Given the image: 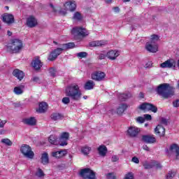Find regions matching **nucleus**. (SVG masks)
<instances>
[{
  "mask_svg": "<svg viewBox=\"0 0 179 179\" xmlns=\"http://www.w3.org/2000/svg\"><path fill=\"white\" fill-rule=\"evenodd\" d=\"M97 150L99 156H101V157H106V155L108 152L107 147L104 145H99L97 148Z\"/></svg>",
  "mask_w": 179,
  "mask_h": 179,
  "instance_id": "nucleus-22",
  "label": "nucleus"
},
{
  "mask_svg": "<svg viewBox=\"0 0 179 179\" xmlns=\"http://www.w3.org/2000/svg\"><path fill=\"white\" fill-rule=\"evenodd\" d=\"M6 120H2L0 119V128H3L5 127V124H6Z\"/></svg>",
  "mask_w": 179,
  "mask_h": 179,
  "instance_id": "nucleus-54",
  "label": "nucleus"
},
{
  "mask_svg": "<svg viewBox=\"0 0 179 179\" xmlns=\"http://www.w3.org/2000/svg\"><path fill=\"white\" fill-rule=\"evenodd\" d=\"M71 34H73V36H78L79 37H86L87 36H89V32L86 31V28L77 27L72 29Z\"/></svg>",
  "mask_w": 179,
  "mask_h": 179,
  "instance_id": "nucleus-8",
  "label": "nucleus"
},
{
  "mask_svg": "<svg viewBox=\"0 0 179 179\" xmlns=\"http://www.w3.org/2000/svg\"><path fill=\"white\" fill-rule=\"evenodd\" d=\"M13 75L15 78L18 79V80H22L23 78H24V73L22 71H20V69H15L13 71Z\"/></svg>",
  "mask_w": 179,
  "mask_h": 179,
  "instance_id": "nucleus-24",
  "label": "nucleus"
},
{
  "mask_svg": "<svg viewBox=\"0 0 179 179\" xmlns=\"http://www.w3.org/2000/svg\"><path fill=\"white\" fill-rule=\"evenodd\" d=\"M173 107H179V99L173 101Z\"/></svg>",
  "mask_w": 179,
  "mask_h": 179,
  "instance_id": "nucleus-55",
  "label": "nucleus"
},
{
  "mask_svg": "<svg viewBox=\"0 0 179 179\" xmlns=\"http://www.w3.org/2000/svg\"><path fill=\"white\" fill-rule=\"evenodd\" d=\"M176 176V173L173 171H169V173L166 175V179H172Z\"/></svg>",
  "mask_w": 179,
  "mask_h": 179,
  "instance_id": "nucleus-43",
  "label": "nucleus"
},
{
  "mask_svg": "<svg viewBox=\"0 0 179 179\" xmlns=\"http://www.w3.org/2000/svg\"><path fill=\"white\" fill-rule=\"evenodd\" d=\"M95 85L96 84L94 83V82H93V80H90L85 83L84 85V89L85 90H92L94 88Z\"/></svg>",
  "mask_w": 179,
  "mask_h": 179,
  "instance_id": "nucleus-30",
  "label": "nucleus"
},
{
  "mask_svg": "<svg viewBox=\"0 0 179 179\" xmlns=\"http://www.w3.org/2000/svg\"><path fill=\"white\" fill-rule=\"evenodd\" d=\"M66 155H68V150L65 149L52 152V157H55L56 159H61L66 156Z\"/></svg>",
  "mask_w": 179,
  "mask_h": 179,
  "instance_id": "nucleus-20",
  "label": "nucleus"
},
{
  "mask_svg": "<svg viewBox=\"0 0 179 179\" xmlns=\"http://www.w3.org/2000/svg\"><path fill=\"white\" fill-rule=\"evenodd\" d=\"M140 110L143 111H152V113H157V108L153 103H143L138 106Z\"/></svg>",
  "mask_w": 179,
  "mask_h": 179,
  "instance_id": "nucleus-9",
  "label": "nucleus"
},
{
  "mask_svg": "<svg viewBox=\"0 0 179 179\" xmlns=\"http://www.w3.org/2000/svg\"><path fill=\"white\" fill-rule=\"evenodd\" d=\"M154 167L156 169H162V164L157 161H153Z\"/></svg>",
  "mask_w": 179,
  "mask_h": 179,
  "instance_id": "nucleus-48",
  "label": "nucleus"
},
{
  "mask_svg": "<svg viewBox=\"0 0 179 179\" xmlns=\"http://www.w3.org/2000/svg\"><path fill=\"white\" fill-rule=\"evenodd\" d=\"M80 176L84 179H96V173L90 168H85L80 170Z\"/></svg>",
  "mask_w": 179,
  "mask_h": 179,
  "instance_id": "nucleus-6",
  "label": "nucleus"
},
{
  "mask_svg": "<svg viewBox=\"0 0 179 179\" xmlns=\"http://www.w3.org/2000/svg\"><path fill=\"white\" fill-rule=\"evenodd\" d=\"M161 124H163L164 125H167L168 124L167 119L162 117L161 120Z\"/></svg>",
  "mask_w": 179,
  "mask_h": 179,
  "instance_id": "nucleus-56",
  "label": "nucleus"
},
{
  "mask_svg": "<svg viewBox=\"0 0 179 179\" xmlns=\"http://www.w3.org/2000/svg\"><path fill=\"white\" fill-rule=\"evenodd\" d=\"M119 100L120 101H126L128 100V99H130V97H132V94L131 93H127V94H119L118 95Z\"/></svg>",
  "mask_w": 179,
  "mask_h": 179,
  "instance_id": "nucleus-33",
  "label": "nucleus"
},
{
  "mask_svg": "<svg viewBox=\"0 0 179 179\" xmlns=\"http://www.w3.org/2000/svg\"><path fill=\"white\" fill-rule=\"evenodd\" d=\"M48 141L51 145H58V137L52 134L49 136Z\"/></svg>",
  "mask_w": 179,
  "mask_h": 179,
  "instance_id": "nucleus-35",
  "label": "nucleus"
},
{
  "mask_svg": "<svg viewBox=\"0 0 179 179\" xmlns=\"http://www.w3.org/2000/svg\"><path fill=\"white\" fill-rule=\"evenodd\" d=\"M134 173L132 172H128L124 176V179H134Z\"/></svg>",
  "mask_w": 179,
  "mask_h": 179,
  "instance_id": "nucleus-44",
  "label": "nucleus"
},
{
  "mask_svg": "<svg viewBox=\"0 0 179 179\" xmlns=\"http://www.w3.org/2000/svg\"><path fill=\"white\" fill-rule=\"evenodd\" d=\"M123 1V2H130L131 1V0H122Z\"/></svg>",
  "mask_w": 179,
  "mask_h": 179,
  "instance_id": "nucleus-63",
  "label": "nucleus"
},
{
  "mask_svg": "<svg viewBox=\"0 0 179 179\" xmlns=\"http://www.w3.org/2000/svg\"><path fill=\"white\" fill-rule=\"evenodd\" d=\"M3 134V131H0V135H2Z\"/></svg>",
  "mask_w": 179,
  "mask_h": 179,
  "instance_id": "nucleus-64",
  "label": "nucleus"
},
{
  "mask_svg": "<svg viewBox=\"0 0 179 179\" xmlns=\"http://www.w3.org/2000/svg\"><path fill=\"white\" fill-rule=\"evenodd\" d=\"M76 45L73 42H70L68 43H64L62 45V48H60L62 51H65L66 50H71L72 48H75Z\"/></svg>",
  "mask_w": 179,
  "mask_h": 179,
  "instance_id": "nucleus-27",
  "label": "nucleus"
},
{
  "mask_svg": "<svg viewBox=\"0 0 179 179\" xmlns=\"http://www.w3.org/2000/svg\"><path fill=\"white\" fill-rule=\"evenodd\" d=\"M157 41H159V36L153 34L151 36L150 42H148L145 45V48L149 52H157L159 51V47L157 46Z\"/></svg>",
  "mask_w": 179,
  "mask_h": 179,
  "instance_id": "nucleus-4",
  "label": "nucleus"
},
{
  "mask_svg": "<svg viewBox=\"0 0 179 179\" xmlns=\"http://www.w3.org/2000/svg\"><path fill=\"white\" fill-rule=\"evenodd\" d=\"M158 96L166 99L174 96V87L170 86L169 83H162L157 87L155 90Z\"/></svg>",
  "mask_w": 179,
  "mask_h": 179,
  "instance_id": "nucleus-1",
  "label": "nucleus"
},
{
  "mask_svg": "<svg viewBox=\"0 0 179 179\" xmlns=\"http://www.w3.org/2000/svg\"><path fill=\"white\" fill-rule=\"evenodd\" d=\"M143 150H146L147 152H149L150 150V149L146 145H143Z\"/></svg>",
  "mask_w": 179,
  "mask_h": 179,
  "instance_id": "nucleus-58",
  "label": "nucleus"
},
{
  "mask_svg": "<svg viewBox=\"0 0 179 179\" xmlns=\"http://www.w3.org/2000/svg\"><path fill=\"white\" fill-rule=\"evenodd\" d=\"M127 108L128 105L127 103H121L117 109V114L118 115H122Z\"/></svg>",
  "mask_w": 179,
  "mask_h": 179,
  "instance_id": "nucleus-26",
  "label": "nucleus"
},
{
  "mask_svg": "<svg viewBox=\"0 0 179 179\" xmlns=\"http://www.w3.org/2000/svg\"><path fill=\"white\" fill-rule=\"evenodd\" d=\"M62 54V49L61 48H57L55 50H53L49 54L48 57V61L53 62L55 61Z\"/></svg>",
  "mask_w": 179,
  "mask_h": 179,
  "instance_id": "nucleus-10",
  "label": "nucleus"
},
{
  "mask_svg": "<svg viewBox=\"0 0 179 179\" xmlns=\"http://www.w3.org/2000/svg\"><path fill=\"white\" fill-rule=\"evenodd\" d=\"M131 162H133V163H136V164H139V159L136 157H134L131 159Z\"/></svg>",
  "mask_w": 179,
  "mask_h": 179,
  "instance_id": "nucleus-53",
  "label": "nucleus"
},
{
  "mask_svg": "<svg viewBox=\"0 0 179 179\" xmlns=\"http://www.w3.org/2000/svg\"><path fill=\"white\" fill-rule=\"evenodd\" d=\"M53 43L55 44V45H58V42H57L55 41H53Z\"/></svg>",
  "mask_w": 179,
  "mask_h": 179,
  "instance_id": "nucleus-62",
  "label": "nucleus"
},
{
  "mask_svg": "<svg viewBox=\"0 0 179 179\" xmlns=\"http://www.w3.org/2000/svg\"><path fill=\"white\" fill-rule=\"evenodd\" d=\"M111 160H112L113 163H115V162H118V160H120V158L117 155H113L112 157V159Z\"/></svg>",
  "mask_w": 179,
  "mask_h": 179,
  "instance_id": "nucleus-52",
  "label": "nucleus"
},
{
  "mask_svg": "<svg viewBox=\"0 0 179 179\" xmlns=\"http://www.w3.org/2000/svg\"><path fill=\"white\" fill-rule=\"evenodd\" d=\"M62 101L64 104H69L71 103V99L69 97H64Z\"/></svg>",
  "mask_w": 179,
  "mask_h": 179,
  "instance_id": "nucleus-46",
  "label": "nucleus"
},
{
  "mask_svg": "<svg viewBox=\"0 0 179 179\" xmlns=\"http://www.w3.org/2000/svg\"><path fill=\"white\" fill-rule=\"evenodd\" d=\"M36 177H38V178H41L45 176V173H44L42 169L38 168L36 173Z\"/></svg>",
  "mask_w": 179,
  "mask_h": 179,
  "instance_id": "nucleus-39",
  "label": "nucleus"
},
{
  "mask_svg": "<svg viewBox=\"0 0 179 179\" xmlns=\"http://www.w3.org/2000/svg\"><path fill=\"white\" fill-rule=\"evenodd\" d=\"M68 141H69V133L66 131L62 132L59 137L60 146H66L68 145Z\"/></svg>",
  "mask_w": 179,
  "mask_h": 179,
  "instance_id": "nucleus-13",
  "label": "nucleus"
},
{
  "mask_svg": "<svg viewBox=\"0 0 179 179\" xmlns=\"http://www.w3.org/2000/svg\"><path fill=\"white\" fill-rule=\"evenodd\" d=\"M98 59H99L100 61H101V59H106V58H107V53H99L98 54Z\"/></svg>",
  "mask_w": 179,
  "mask_h": 179,
  "instance_id": "nucleus-45",
  "label": "nucleus"
},
{
  "mask_svg": "<svg viewBox=\"0 0 179 179\" xmlns=\"http://www.w3.org/2000/svg\"><path fill=\"white\" fill-rule=\"evenodd\" d=\"M1 143H4L6 146H12L13 143L9 138H3L1 139Z\"/></svg>",
  "mask_w": 179,
  "mask_h": 179,
  "instance_id": "nucleus-40",
  "label": "nucleus"
},
{
  "mask_svg": "<svg viewBox=\"0 0 179 179\" xmlns=\"http://www.w3.org/2000/svg\"><path fill=\"white\" fill-rule=\"evenodd\" d=\"M139 97L140 99H143L145 97V94H143V92H140Z\"/></svg>",
  "mask_w": 179,
  "mask_h": 179,
  "instance_id": "nucleus-59",
  "label": "nucleus"
},
{
  "mask_svg": "<svg viewBox=\"0 0 179 179\" xmlns=\"http://www.w3.org/2000/svg\"><path fill=\"white\" fill-rule=\"evenodd\" d=\"M169 150L171 152H175L176 154V159H178L179 156V146L176 143L171 145Z\"/></svg>",
  "mask_w": 179,
  "mask_h": 179,
  "instance_id": "nucleus-32",
  "label": "nucleus"
},
{
  "mask_svg": "<svg viewBox=\"0 0 179 179\" xmlns=\"http://www.w3.org/2000/svg\"><path fill=\"white\" fill-rule=\"evenodd\" d=\"M113 9L114 12H115L116 13H118V12H120V7H117V6L113 7Z\"/></svg>",
  "mask_w": 179,
  "mask_h": 179,
  "instance_id": "nucleus-57",
  "label": "nucleus"
},
{
  "mask_svg": "<svg viewBox=\"0 0 179 179\" xmlns=\"http://www.w3.org/2000/svg\"><path fill=\"white\" fill-rule=\"evenodd\" d=\"M49 73L50 74V76L55 78L57 76V69H55L54 67H51L49 69Z\"/></svg>",
  "mask_w": 179,
  "mask_h": 179,
  "instance_id": "nucleus-41",
  "label": "nucleus"
},
{
  "mask_svg": "<svg viewBox=\"0 0 179 179\" xmlns=\"http://www.w3.org/2000/svg\"><path fill=\"white\" fill-rule=\"evenodd\" d=\"M31 80L34 81L35 83H40V78L37 76L33 77Z\"/></svg>",
  "mask_w": 179,
  "mask_h": 179,
  "instance_id": "nucleus-50",
  "label": "nucleus"
},
{
  "mask_svg": "<svg viewBox=\"0 0 179 179\" xmlns=\"http://www.w3.org/2000/svg\"><path fill=\"white\" fill-rule=\"evenodd\" d=\"M31 65L32 68L35 69V71H40V69H41V68L43 67V62H41V60H40V57H35L32 59Z\"/></svg>",
  "mask_w": 179,
  "mask_h": 179,
  "instance_id": "nucleus-11",
  "label": "nucleus"
},
{
  "mask_svg": "<svg viewBox=\"0 0 179 179\" xmlns=\"http://www.w3.org/2000/svg\"><path fill=\"white\" fill-rule=\"evenodd\" d=\"M38 24L37 22V19L34 17V15H30L28 18H27V27H30L33 29V27H36Z\"/></svg>",
  "mask_w": 179,
  "mask_h": 179,
  "instance_id": "nucleus-16",
  "label": "nucleus"
},
{
  "mask_svg": "<svg viewBox=\"0 0 179 179\" xmlns=\"http://www.w3.org/2000/svg\"><path fill=\"white\" fill-rule=\"evenodd\" d=\"M107 179H117V176H115L113 173H109L106 175Z\"/></svg>",
  "mask_w": 179,
  "mask_h": 179,
  "instance_id": "nucleus-47",
  "label": "nucleus"
},
{
  "mask_svg": "<svg viewBox=\"0 0 179 179\" xmlns=\"http://www.w3.org/2000/svg\"><path fill=\"white\" fill-rule=\"evenodd\" d=\"M65 94L74 101H79L82 98V92L78 84H71L66 87Z\"/></svg>",
  "mask_w": 179,
  "mask_h": 179,
  "instance_id": "nucleus-2",
  "label": "nucleus"
},
{
  "mask_svg": "<svg viewBox=\"0 0 179 179\" xmlns=\"http://www.w3.org/2000/svg\"><path fill=\"white\" fill-rule=\"evenodd\" d=\"M77 57L78 58H80V59H83V58H86V57H87V52H80L77 53Z\"/></svg>",
  "mask_w": 179,
  "mask_h": 179,
  "instance_id": "nucleus-42",
  "label": "nucleus"
},
{
  "mask_svg": "<svg viewBox=\"0 0 179 179\" xmlns=\"http://www.w3.org/2000/svg\"><path fill=\"white\" fill-rule=\"evenodd\" d=\"M41 163L45 166L50 163V159L48 158V153L44 152L41 155Z\"/></svg>",
  "mask_w": 179,
  "mask_h": 179,
  "instance_id": "nucleus-29",
  "label": "nucleus"
},
{
  "mask_svg": "<svg viewBox=\"0 0 179 179\" xmlns=\"http://www.w3.org/2000/svg\"><path fill=\"white\" fill-rule=\"evenodd\" d=\"M50 117L53 121H58V120H61V118H64V115L59 113H52Z\"/></svg>",
  "mask_w": 179,
  "mask_h": 179,
  "instance_id": "nucleus-34",
  "label": "nucleus"
},
{
  "mask_svg": "<svg viewBox=\"0 0 179 179\" xmlns=\"http://www.w3.org/2000/svg\"><path fill=\"white\" fill-rule=\"evenodd\" d=\"M91 152L92 148L88 145H84L81 148V153H83L84 156H89Z\"/></svg>",
  "mask_w": 179,
  "mask_h": 179,
  "instance_id": "nucleus-31",
  "label": "nucleus"
},
{
  "mask_svg": "<svg viewBox=\"0 0 179 179\" xmlns=\"http://www.w3.org/2000/svg\"><path fill=\"white\" fill-rule=\"evenodd\" d=\"M91 78L93 80L96 82H101L106 78V73L103 71H95L92 73Z\"/></svg>",
  "mask_w": 179,
  "mask_h": 179,
  "instance_id": "nucleus-12",
  "label": "nucleus"
},
{
  "mask_svg": "<svg viewBox=\"0 0 179 179\" xmlns=\"http://www.w3.org/2000/svg\"><path fill=\"white\" fill-rule=\"evenodd\" d=\"M177 63L176 62V60L174 59H167L164 62L160 64V68L166 69L169 68L174 69L176 68V65Z\"/></svg>",
  "mask_w": 179,
  "mask_h": 179,
  "instance_id": "nucleus-14",
  "label": "nucleus"
},
{
  "mask_svg": "<svg viewBox=\"0 0 179 179\" xmlns=\"http://www.w3.org/2000/svg\"><path fill=\"white\" fill-rule=\"evenodd\" d=\"M106 3H113V0H105Z\"/></svg>",
  "mask_w": 179,
  "mask_h": 179,
  "instance_id": "nucleus-60",
  "label": "nucleus"
},
{
  "mask_svg": "<svg viewBox=\"0 0 179 179\" xmlns=\"http://www.w3.org/2000/svg\"><path fill=\"white\" fill-rule=\"evenodd\" d=\"M22 122L25 125H29L30 127H34L37 124V120H36V117H31L28 118L22 119Z\"/></svg>",
  "mask_w": 179,
  "mask_h": 179,
  "instance_id": "nucleus-21",
  "label": "nucleus"
},
{
  "mask_svg": "<svg viewBox=\"0 0 179 179\" xmlns=\"http://www.w3.org/2000/svg\"><path fill=\"white\" fill-rule=\"evenodd\" d=\"M106 44H107V41H92L90 43V47H103V45H106Z\"/></svg>",
  "mask_w": 179,
  "mask_h": 179,
  "instance_id": "nucleus-28",
  "label": "nucleus"
},
{
  "mask_svg": "<svg viewBox=\"0 0 179 179\" xmlns=\"http://www.w3.org/2000/svg\"><path fill=\"white\" fill-rule=\"evenodd\" d=\"M144 169H145V170H149V169H153L154 167V164H153V161H152L150 163L148 162H145L143 164Z\"/></svg>",
  "mask_w": 179,
  "mask_h": 179,
  "instance_id": "nucleus-38",
  "label": "nucleus"
},
{
  "mask_svg": "<svg viewBox=\"0 0 179 179\" xmlns=\"http://www.w3.org/2000/svg\"><path fill=\"white\" fill-rule=\"evenodd\" d=\"M72 19L73 20H77L78 22H81V20H83V17L82 16V14L80 13L77 11L73 14Z\"/></svg>",
  "mask_w": 179,
  "mask_h": 179,
  "instance_id": "nucleus-36",
  "label": "nucleus"
},
{
  "mask_svg": "<svg viewBox=\"0 0 179 179\" xmlns=\"http://www.w3.org/2000/svg\"><path fill=\"white\" fill-rule=\"evenodd\" d=\"M2 17L3 22H4V23H7V24H12V23H15V17L12 14L4 13Z\"/></svg>",
  "mask_w": 179,
  "mask_h": 179,
  "instance_id": "nucleus-18",
  "label": "nucleus"
},
{
  "mask_svg": "<svg viewBox=\"0 0 179 179\" xmlns=\"http://www.w3.org/2000/svg\"><path fill=\"white\" fill-rule=\"evenodd\" d=\"M48 109V104L45 102H41L39 103V108L36 110L37 113L43 114Z\"/></svg>",
  "mask_w": 179,
  "mask_h": 179,
  "instance_id": "nucleus-25",
  "label": "nucleus"
},
{
  "mask_svg": "<svg viewBox=\"0 0 179 179\" xmlns=\"http://www.w3.org/2000/svg\"><path fill=\"white\" fill-rule=\"evenodd\" d=\"M8 48L13 54H19L23 48V42L19 39H13Z\"/></svg>",
  "mask_w": 179,
  "mask_h": 179,
  "instance_id": "nucleus-5",
  "label": "nucleus"
},
{
  "mask_svg": "<svg viewBox=\"0 0 179 179\" xmlns=\"http://www.w3.org/2000/svg\"><path fill=\"white\" fill-rule=\"evenodd\" d=\"M20 152L23 154L24 157H27V159L34 158V152L31 150V147L29 145H22L20 148Z\"/></svg>",
  "mask_w": 179,
  "mask_h": 179,
  "instance_id": "nucleus-7",
  "label": "nucleus"
},
{
  "mask_svg": "<svg viewBox=\"0 0 179 179\" xmlns=\"http://www.w3.org/2000/svg\"><path fill=\"white\" fill-rule=\"evenodd\" d=\"M50 8H52L53 12L56 13V12H59L60 15H63V16H65L66 15V11L69 10L70 12H75L76 10V3L75 1H66L64 4V10H62V8L61 7H57L55 8L52 3L50 4Z\"/></svg>",
  "mask_w": 179,
  "mask_h": 179,
  "instance_id": "nucleus-3",
  "label": "nucleus"
},
{
  "mask_svg": "<svg viewBox=\"0 0 179 179\" xmlns=\"http://www.w3.org/2000/svg\"><path fill=\"white\" fill-rule=\"evenodd\" d=\"M138 122H140L141 124H143L145 122V117H137Z\"/></svg>",
  "mask_w": 179,
  "mask_h": 179,
  "instance_id": "nucleus-51",
  "label": "nucleus"
},
{
  "mask_svg": "<svg viewBox=\"0 0 179 179\" xmlns=\"http://www.w3.org/2000/svg\"><path fill=\"white\" fill-rule=\"evenodd\" d=\"M155 132L159 136H164V134H166V129L162 124H158L155 129Z\"/></svg>",
  "mask_w": 179,
  "mask_h": 179,
  "instance_id": "nucleus-23",
  "label": "nucleus"
},
{
  "mask_svg": "<svg viewBox=\"0 0 179 179\" xmlns=\"http://www.w3.org/2000/svg\"><path fill=\"white\" fill-rule=\"evenodd\" d=\"M140 131L141 130L139 128L136 127H130L127 130V135L128 136H130V138H136Z\"/></svg>",
  "mask_w": 179,
  "mask_h": 179,
  "instance_id": "nucleus-15",
  "label": "nucleus"
},
{
  "mask_svg": "<svg viewBox=\"0 0 179 179\" xmlns=\"http://www.w3.org/2000/svg\"><path fill=\"white\" fill-rule=\"evenodd\" d=\"M24 87V85H21L20 87H15L13 90V92L15 94H17V96L20 94H23V89Z\"/></svg>",
  "mask_w": 179,
  "mask_h": 179,
  "instance_id": "nucleus-37",
  "label": "nucleus"
},
{
  "mask_svg": "<svg viewBox=\"0 0 179 179\" xmlns=\"http://www.w3.org/2000/svg\"><path fill=\"white\" fill-rule=\"evenodd\" d=\"M141 139L145 143H156V137L153 135H143Z\"/></svg>",
  "mask_w": 179,
  "mask_h": 179,
  "instance_id": "nucleus-19",
  "label": "nucleus"
},
{
  "mask_svg": "<svg viewBox=\"0 0 179 179\" xmlns=\"http://www.w3.org/2000/svg\"><path fill=\"white\" fill-rule=\"evenodd\" d=\"M7 34H8V36H9V37H10V36H12L13 33L10 31H8Z\"/></svg>",
  "mask_w": 179,
  "mask_h": 179,
  "instance_id": "nucleus-61",
  "label": "nucleus"
},
{
  "mask_svg": "<svg viewBox=\"0 0 179 179\" xmlns=\"http://www.w3.org/2000/svg\"><path fill=\"white\" fill-rule=\"evenodd\" d=\"M118 57H120V51L117 50H111L107 52V58L110 59V61H115V59H117Z\"/></svg>",
  "mask_w": 179,
  "mask_h": 179,
  "instance_id": "nucleus-17",
  "label": "nucleus"
},
{
  "mask_svg": "<svg viewBox=\"0 0 179 179\" xmlns=\"http://www.w3.org/2000/svg\"><path fill=\"white\" fill-rule=\"evenodd\" d=\"M144 120H146L147 121L152 120V115H150V114L144 115Z\"/></svg>",
  "mask_w": 179,
  "mask_h": 179,
  "instance_id": "nucleus-49",
  "label": "nucleus"
}]
</instances>
